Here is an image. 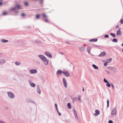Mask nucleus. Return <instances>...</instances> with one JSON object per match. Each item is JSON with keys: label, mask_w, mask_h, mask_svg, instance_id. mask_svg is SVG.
<instances>
[{"label": "nucleus", "mask_w": 123, "mask_h": 123, "mask_svg": "<svg viewBox=\"0 0 123 123\" xmlns=\"http://www.w3.org/2000/svg\"><path fill=\"white\" fill-rule=\"evenodd\" d=\"M6 109H7V110H8V107H6Z\"/></svg>", "instance_id": "obj_64"}, {"label": "nucleus", "mask_w": 123, "mask_h": 123, "mask_svg": "<svg viewBox=\"0 0 123 123\" xmlns=\"http://www.w3.org/2000/svg\"><path fill=\"white\" fill-rule=\"evenodd\" d=\"M104 81L106 83L109 82L105 78L104 79Z\"/></svg>", "instance_id": "obj_32"}, {"label": "nucleus", "mask_w": 123, "mask_h": 123, "mask_svg": "<svg viewBox=\"0 0 123 123\" xmlns=\"http://www.w3.org/2000/svg\"><path fill=\"white\" fill-rule=\"evenodd\" d=\"M114 72L115 73H116L117 72V71L116 69L114 71Z\"/></svg>", "instance_id": "obj_57"}, {"label": "nucleus", "mask_w": 123, "mask_h": 123, "mask_svg": "<svg viewBox=\"0 0 123 123\" xmlns=\"http://www.w3.org/2000/svg\"><path fill=\"white\" fill-rule=\"evenodd\" d=\"M106 53L105 51H103L101 53L99 56L100 57H102L106 55Z\"/></svg>", "instance_id": "obj_11"}, {"label": "nucleus", "mask_w": 123, "mask_h": 123, "mask_svg": "<svg viewBox=\"0 0 123 123\" xmlns=\"http://www.w3.org/2000/svg\"><path fill=\"white\" fill-rule=\"evenodd\" d=\"M7 93L8 94V97L10 98H13L15 97L14 94L12 92H7Z\"/></svg>", "instance_id": "obj_1"}, {"label": "nucleus", "mask_w": 123, "mask_h": 123, "mask_svg": "<svg viewBox=\"0 0 123 123\" xmlns=\"http://www.w3.org/2000/svg\"><path fill=\"white\" fill-rule=\"evenodd\" d=\"M64 70H63V71L60 70H58L56 72V74L57 76L58 75H60L62 73L63 74V71H64Z\"/></svg>", "instance_id": "obj_7"}, {"label": "nucleus", "mask_w": 123, "mask_h": 123, "mask_svg": "<svg viewBox=\"0 0 123 123\" xmlns=\"http://www.w3.org/2000/svg\"><path fill=\"white\" fill-rule=\"evenodd\" d=\"M95 113L94 114V115L95 116H98L99 114L100 111L98 110H96L95 111Z\"/></svg>", "instance_id": "obj_14"}, {"label": "nucleus", "mask_w": 123, "mask_h": 123, "mask_svg": "<svg viewBox=\"0 0 123 123\" xmlns=\"http://www.w3.org/2000/svg\"><path fill=\"white\" fill-rule=\"evenodd\" d=\"M55 108H57V105L56 103H55Z\"/></svg>", "instance_id": "obj_50"}, {"label": "nucleus", "mask_w": 123, "mask_h": 123, "mask_svg": "<svg viewBox=\"0 0 123 123\" xmlns=\"http://www.w3.org/2000/svg\"><path fill=\"white\" fill-rule=\"evenodd\" d=\"M104 37L105 38H108L109 37V35L107 34H106L104 36Z\"/></svg>", "instance_id": "obj_36"}, {"label": "nucleus", "mask_w": 123, "mask_h": 123, "mask_svg": "<svg viewBox=\"0 0 123 123\" xmlns=\"http://www.w3.org/2000/svg\"><path fill=\"white\" fill-rule=\"evenodd\" d=\"M63 82L65 87V88H67V84L65 79L64 77L63 78Z\"/></svg>", "instance_id": "obj_4"}, {"label": "nucleus", "mask_w": 123, "mask_h": 123, "mask_svg": "<svg viewBox=\"0 0 123 123\" xmlns=\"http://www.w3.org/2000/svg\"><path fill=\"white\" fill-rule=\"evenodd\" d=\"M43 0H41L40 2V3L41 5H42L43 4Z\"/></svg>", "instance_id": "obj_51"}, {"label": "nucleus", "mask_w": 123, "mask_h": 123, "mask_svg": "<svg viewBox=\"0 0 123 123\" xmlns=\"http://www.w3.org/2000/svg\"><path fill=\"white\" fill-rule=\"evenodd\" d=\"M56 110L57 111H58V108H56Z\"/></svg>", "instance_id": "obj_62"}, {"label": "nucleus", "mask_w": 123, "mask_h": 123, "mask_svg": "<svg viewBox=\"0 0 123 123\" xmlns=\"http://www.w3.org/2000/svg\"><path fill=\"white\" fill-rule=\"evenodd\" d=\"M110 35L113 37H115L116 35L114 33H110Z\"/></svg>", "instance_id": "obj_24"}, {"label": "nucleus", "mask_w": 123, "mask_h": 123, "mask_svg": "<svg viewBox=\"0 0 123 123\" xmlns=\"http://www.w3.org/2000/svg\"><path fill=\"white\" fill-rule=\"evenodd\" d=\"M57 113H58V115L60 116H61V113H60L59 111H57Z\"/></svg>", "instance_id": "obj_44"}, {"label": "nucleus", "mask_w": 123, "mask_h": 123, "mask_svg": "<svg viewBox=\"0 0 123 123\" xmlns=\"http://www.w3.org/2000/svg\"><path fill=\"white\" fill-rule=\"evenodd\" d=\"M30 72L31 73H36L37 72V70L36 69H31L30 70Z\"/></svg>", "instance_id": "obj_10"}, {"label": "nucleus", "mask_w": 123, "mask_h": 123, "mask_svg": "<svg viewBox=\"0 0 123 123\" xmlns=\"http://www.w3.org/2000/svg\"><path fill=\"white\" fill-rule=\"evenodd\" d=\"M105 71L107 73L109 74H110V73L109 71H107L106 70H105Z\"/></svg>", "instance_id": "obj_48"}, {"label": "nucleus", "mask_w": 123, "mask_h": 123, "mask_svg": "<svg viewBox=\"0 0 123 123\" xmlns=\"http://www.w3.org/2000/svg\"><path fill=\"white\" fill-rule=\"evenodd\" d=\"M111 85L112 87L113 90H114V87L113 84L112 83H111Z\"/></svg>", "instance_id": "obj_37"}, {"label": "nucleus", "mask_w": 123, "mask_h": 123, "mask_svg": "<svg viewBox=\"0 0 123 123\" xmlns=\"http://www.w3.org/2000/svg\"><path fill=\"white\" fill-rule=\"evenodd\" d=\"M16 9H17L18 10L21 9H22L21 6L19 5H17L15 6Z\"/></svg>", "instance_id": "obj_12"}, {"label": "nucleus", "mask_w": 123, "mask_h": 123, "mask_svg": "<svg viewBox=\"0 0 123 123\" xmlns=\"http://www.w3.org/2000/svg\"><path fill=\"white\" fill-rule=\"evenodd\" d=\"M45 54L48 57L50 58L52 57V55L51 54L47 51H46L44 52Z\"/></svg>", "instance_id": "obj_5"}, {"label": "nucleus", "mask_w": 123, "mask_h": 123, "mask_svg": "<svg viewBox=\"0 0 123 123\" xmlns=\"http://www.w3.org/2000/svg\"><path fill=\"white\" fill-rule=\"evenodd\" d=\"M44 62V64L46 65L48 64L49 63V60H47L46 57L44 56L41 59Z\"/></svg>", "instance_id": "obj_2"}, {"label": "nucleus", "mask_w": 123, "mask_h": 123, "mask_svg": "<svg viewBox=\"0 0 123 123\" xmlns=\"http://www.w3.org/2000/svg\"><path fill=\"white\" fill-rule=\"evenodd\" d=\"M43 20H44V21H45V22H49V21H48V20L47 19H44Z\"/></svg>", "instance_id": "obj_49"}, {"label": "nucleus", "mask_w": 123, "mask_h": 123, "mask_svg": "<svg viewBox=\"0 0 123 123\" xmlns=\"http://www.w3.org/2000/svg\"><path fill=\"white\" fill-rule=\"evenodd\" d=\"M74 115L75 116V117L76 118V119H78V116L77 115V113H76V114H74Z\"/></svg>", "instance_id": "obj_33"}, {"label": "nucleus", "mask_w": 123, "mask_h": 123, "mask_svg": "<svg viewBox=\"0 0 123 123\" xmlns=\"http://www.w3.org/2000/svg\"><path fill=\"white\" fill-rule=\"evenodd\" d=\"M120 21L121 24H123V18L121 19L120 20Z\"/></svg>", "instance_id": "obj_42"}, {"label": "nucleus", "mask_w": 123, "mask_h": 123, "mask_svg": "<svg viewBox=\"0 0 123 123\" xmlns=\"http://www.w3.org/2000/svg\"><path fill=\"white\" fill-rule=\"evenodd\" d=\"M41 42L40 41H36V43L37 44H38Z\"/></svg>", "instance_id": "obj_41"}, {"label": "nucleus", "mask_w": 123, "mask_h": 123, "mask_svg": "<svg viewBox=\"0 0 123 123\" xmlns=\"http://www.w3.org/2000/svg\"><path fill=\"white\" fill-rule=\"evenodd\" d=\"M78 98L79 100H80V96H78Z\"/></svg>", "instance_id": "obj_54"}, {"label": "nucleus", "mask_w": 123, "mask_h": 123, "mask_svg": "<svg viewBox=\"0 0 123 123\" xmlns=\"http://www.w3.org/2000/svg\"><path fill=\"white\" fill-rule=\"evenodd\" d=\"M117 112V108L116 107H114L112 109L111 113V115L113 116L116 115Z\"/></svg>", "instance_id": "obj_3"}, {"label": "nucleus", "mask_w": 123, "mask_h": 123, "mask_svg": "<svg viewBox=\"0 0 123 123\" xmlns=\"http://www.w3.org/2000/svg\"><path fill=\"white\" fill-rule=\"evenodd\" d=\"M40 15L39 14H37L36 16V18L37 19L39 18Z\"/></svg>", "instance_id": "obj_38"}, {"label": "nucleus", "mask_w": 123, "mask_h": 123, "mask_svg": "<svg viewBox=\"0 0 123 123\" xmlns=\"http://www.w3.org/2000/svg\"><path fill=\"white\" fill-rule=\"evenodd\" d=\"M112 70H113V69H114L115 70L116 69V68H115L112 67Z\"/></svg>", "instance_id": "obj_58"}, {"label": "nucleus", "mask_w": 123, "mask_h": 123, "mask_svg": "<svg viewBox=\"0 0 123 123\" xmlns=\"http://www.w3.org/2000/svg\"><path fill=\"white\" fill-rule=\"evenodd\" d=\"M2 4V2L1 1H0V6H1Z\"/></svg>", "instance_id": "obj_56"}, {"label": "nucleus", "mask_w": 123, "mask_h": 123, "mask_svg": "<svg viewBox=\"0 0 123 123\" xmlns=\"http://www.w3.org/2000/svg\"><path fill=\"white\" fill-rule=\"evenodd\" d=\"M98 40V39L97 38H95L91 39L89 40V41L90 42L93 41L94 42H97Z\"/></svg>", "instance_id": "obj_18"}, {"label": "nucleus", "mask_w": 123, "mask_h": 123, "mask_svg": "<svg viewBox=\"0 0 123 123\" xmlns=\"http://www.w3.org/2000/svg\"><path fill=\"white\" fill-rule=\"evenodd\" d=\"M21 64V63L19 62H15V64L17 66H19V65Z\"/></svg>", "instance_id": "obj_28"}, {"label": "nucleus", "mask_w": 123, "mask_h": 123, "mask_svg": "<svg viewBox=\"0 0 123 123\" xmlns=\"http://www.w3.org/2000/svg\"><path fill=\"white\" fill-rule=\"evenodd\" d=\"M106 86L107 87H110L111 86V85L110 84L109 82H108L107 83V84H106Z\"/></svg>", "instance_id": "obj_25"}, {"label": "nucleus", "mask_w": 123, "mask_h": 123, "mask_svg": "<svg viewBox=\"0 0 123 123\" xmlns=\"http://www.w3.org/2000/svg\"><path fill=\"white\" fill-rule=\"evenodd\" d=\"M108 123H113V122L111 120H110L109 121Z\"/></svg>", "instance_id": "obj_45"}, {"label": "nucleus", "mask_w": 123, "mask_h": 123, "mask_svg": "<svg viewBox=\"0 0 123 123\" xmlns=\"http://www.w3.org/2000/svg\"><path fill=\"white\" fill-rule=\"evenodd\" d=\"M37 92L39 94H40L41 93V90L39 86L38 85L37 86Z\"/></svg>", "instance_id": "obj_8"}, {"label": "nucleus", "mask_w": 123, "mask_h": 123, "mask_svg": "<svg viewBox=\"0 0 123 123\" xmlns=\"http://www.w3.org/2000/svg\"><path fill=\"white\" fill-rule=\"evenodd\" d=\"M73 111L74 114H76L77 113L76 111L74 108H73Z\"/></svg>", "instance_id": "obj_35"}, {"label": "nucleus", "mask_w": 123, "mask_h": 123, "mask_svg": "<svg viewBox=\"0 0 123 123\" xmlns=\"http://www.w3.org/2000/svg\"><path fill=\"white\" fill-rule=\"evenodd\" d=\"M15 7L14 6V7H12V8H11L10 9V11H15V10L16 9Z\"/></svg>", "instance_id": "obj_30"}, {"label": "nucleus", "mask_w": 123, "mask_h": 123, "mask_svg": "<svg viewBox=\"0 0 123 123\" xmlns=\"http://www.w3.org/2000/svg\"><path fill=\"white\" fill-rule=\"evenodd\" d=\"M67 106L69 109H71V106L70 103H68V104Z\"/></svg>", "instance_id": "obj_23"}, {"label": "nucleus", "mask_w": 123, "mask_h": 123, "mask_svg": "<svg viewBox=\"0 0 123 123\" xmlns=\"http://www.w3.org/2000/svg\"><path fill=\"white\" fill-rule=\"evenodd\" d=\"M60 53L61 54H62V55H63V53L62 52H60Z\"/></svg>", "instance_id": "obj_63"}, {"label": "nucleus", "mask_w": 123, "mask_h": 123, "mask_svg": "<svg viewBox=\"0 0 123 123\" xmlns=\"http://www.w3.org/2000/svg\"><path fill=\"white\" fill-rule=\"evenodd\" d=\"M1 41L3 43L7 42H8V40L5 39H2L1 40Z\"/></svg>", "instance_id": "obj_20"}, {"label": "nucleus", "mask_w": 123, "mask_h": 123, "mask_svg": "<svg viewBox=\"0 0 123 123\" xmlns=\"http://www.w3.org/2000/svg\"><path fill=\"white\" fill-rule=\"evenodd\" d=\"M92 66L95 69H98V67L94 64H93Z\"/></svg>", "instance_id": "obj_19"}, {"label": "nucleus", "mask_w": 123, "mask_h": 123, "mask_svg": "<svg viewBox=\"0 0 123 123\" xmlns=\"http://www.w3.org/2000/svg\"><path fill=\"white\" fill-rule=\"evenodd\" d=\"M112 41L113 42L117 43V40L116 38H113V39Z\"/></svg>", "instance_id": "obj_22"}, {"label": "nucleus", "mask_w": 123, "mask_h": 123, "mask_svg": "<svg viewBox=\"0 0 123 123\" xmlns=\"http://www.w3.org/2000/svg\"><path fill=\"white\" fill-rule=\"evenodd\" d=\"M8 3V2L7 1H4V4L5 5L7 4Z\"/></svg>", "instance_id": "obj_46"}, {"label": "nucleus", "mask_w": 123, "mask_h": 123, "mask_svg": "<svg viewBox=\"0 0 123 123\" xmlns=\"http://www.w3.org/2000/svg\"><path fill=\"white\" fill-rule=\"evenodd\" d=\"M121 29V28H120L119 30H118L117 32V35H119L120 36L121 34H122V32L121 31H120V30Z\"/></svg>", "instance_id": "obj_13"}, {"label": "nucleus", "mask_w": 123, "mask_h": 123, "mask_svg": "<svg viewBox=\"0 0 123 123\" xmlns=\"http://www.w3.org/2000/svg\"><path fill=\"white\" fill-rule=\"evenodd\" d=\"M119 27V25H117L116 26L115 28H118Z\"/></svg>", "instance_id": "obj_55"}, {"label": "nucleus", "mask_w": 123, "mask_h": 123, "mask_svg": "<svg viewBox=\"0 0 123 123\" xmlns=\"http://www.w3.org/2000/svg\"><path fill=\"white\" fill-rule=\"evenodd\" d=\"M79 49L82 51H85V48L83 46H81L79 48Z\"/></svg>", "instance_id": "obj_16"}, {"label": "nucleus", "mask_w": 123, "mask_h": 123, "mask_svg": "<svg viewBox=\"0 0 123 123\" xmlns=\"http://www.w3.org/2000/svg\"><path fill=\"white\" fill-rule=\"evenodd\" d=\"M5 62V60L4 59L0 60V65H2L4 64Z\"/></svg>", "instance_id": "obj_15"}, {"label": "nucleus", "mask_w": 123, "mask_h": 123, "mask_svg": "<svg viewBox=\"0 0 123 123\" xmlns=\"http://www.w3.org/2000/svg\"><path fill=\"white\" fill-rule=\"evenodd\" d=\"M112 60V59L111 58H110L108 59L107 60L106 62L108 63H110Z\"/></svg>", "instance_id": "obj_21"}, {"label": "nucleus", "mask_w": 123, "mask_h": 123, "mask_svg": "<svg viewBox=\"0 0 123 123\" xmlns=\"http://www.w3.org/2000/svg\"><path fill=\"white\" fill-rule=\"evenodd\" d=\"M82 91H84V87H83Z\"/></svg>", "instance_id": "obj_59"}, {"label": "nucleus", "mask_w": 123, "mask_h": 123, "mask_svg": "<svg viewBox=\"0 0 123 123\" xmlns=\"http://www.w3.org/2000/svg\"><path fill=\"white\" fill-rule=\"evenodd\" d=\"M92 47L94 48H97L99 47V46L96 45L95 44H93L92 45Z\"/></svg>", "instance_id": "obj_27"}, {"label": "nucleus", "mask_w": 123, "mask_h": 123, "mask_svg": "<svg viewBox=\"0 0 123 123\" xmlns=\"http://www.w3.org/2000/svg\"><path fill=\"white\" fill-rule=\"evenodd\" d=\"M21 16H22L24 17L25 16V14L24 13H22L21 14Z\"/></svg>", "instance_id": "obj_52"}, {"label": "nucleus", "mask_w": 123, "mask_h": 123, "mask_svg": "<svg viewBox=\"0 0 123 123\" xmlns=\"http://www.w3.org/2000/svg\"><path fill=\"white\" fill-rule=\"evenodd\" d=\"M87 51L88 52L89 54H90V52L91 51V47L90 46H89L87 47L86 48Z\"/></svg>", "instance_id": "obj_17"}, {"label": "nucleus", "mask_w": 123, "mask_h": 123, "mask_svg": "<svg viewBox=\"0 0 123 123\" xmlns=\"http://www.w3.org/2000/svg\"><path fill=\"white\" fill-rule=\"evenodd\" d=\"M107 68L110 70H112V67H107Z\"/></svg>", "instance_id": "obj_40"}, {"label": "nucleus", "mask_w": 123, "mask_h": 123, "mask_svg": "<svg viewBox=\"0 0 123 123\" xmlns=\"http://www.w3.org/2000/svg\"><path fill=\"white\" fill-rule=\"evenodd\" d=\"M63 71V74L64 75L67 77H68L70 76V75L69 74L68 72L67 71Z\"/></svg>", "instance_id": "obj_6"}, {"label": "nucleus", "mask_w": 123, "mask_h": 123, "mask_svg": "<svg viewBox=\"0 0 123 123\" xmlns=\"http://www.w3.org/2000/svg\"><path fill=\"white\" fill-rule=\"evenodd\" d=\"M43 17H45L46 18H47V16L45 14H43Z\"/></svg>", "instance_id": "obj_34"}, {"label": "nucleus", "mask_w": 123, "mask_h": 123, "mask_svg": "<svg viewBox=\"0 0 123 123\" xmlns=\"http://www.w3.org/2000/svg\"><path fill=\"white\" fill-rule=\"evenodd\" d=\"M0 123H5V122L3 121L0 120Z\"/></svg>", "instance_id": "obj_53"}, {"label": "nucleus", "mask_w": 123, "mask_h": 123, "mask_svg": "<svg viewBox=\"0 0 123 123\" xmlns=\"http://www.w3.org/2000/svg\"><path fill=\"white\" fill-rule=\"evenodd\" d=\"M27 28H31V27L30 26H28L26 27Z\"/></svg>", "instance_id": "obj_60"}, {"label": "nucleus", "mask_w": 123, "mask_h": 123, "mask_svg": "<svg viewBox=\"0 0 123 123\" xmlns=\"http://www.w3.org/2000/svg\"><path fill=\"white\" fill-rule=\"evenodd\" d=\"M31 102L32 103L35 104V102L34 101H31Z\"/></svg>", "instance_id": "obj_61"}, {"label": "nucleus", "mask_w": 123, "mask_h": 123, "mask_svg": "<svg viewBox=\"0 0 123 123\" xmlns=\"http://www.w3.org/2000/svg\"><path fill=\"white\" fill-rule=\"evenodd\" d=\"M107 108H108L109 106V99H107Z\"/></svg>", "instance_id": "obj_26"}, {"label": "nucleus", "mask_w": 123, "mask_h": 123, "mask_svg": "<svg viewBox=\"0 0 123 123\" xmlns=\"http://www.w3.org/2000/svg\"><path fill=\"white\" fill-rule=\"evenodd\" d=\"M108 63L106 62L104 64V66H107V63Z\"/></svg>", "instance_id": "obj_43"}, {"label": "nucleus", "mask_w": 123, "mask_h": 123, "mask_svg": "<svg viewBox=\"0 0 123 123\" xmlns=\"http://www.w3.org/2000/svg\"><path fill=\"white\" fill-rule=\"evenodd\" d=\"M65 42L67 43L68 44H72V43H69L68 41H66Z\"/></svg>", "instance_id": "obj_47"}, {"label": "nucleus", "mask_w": 123, "mask_h": 123, "mask_svg": "<svg viewBox=\"0 0 123 123\" xmlns=\"http://www.w3.org/2000/svg\"><path fill=\"white\" fill-rule=\"evenodd\" d=\"M44 56L42 55H38V57L41 59Z\"/></svg>", "instance_id": "obj_29"}, {"label": "nucleus", "mask_w": 123, "mask_h": 123, "mask_svg": "<svg viewBox=\"0 0 123 123\" xmlns=\"http://www.w3.org/2000/svg\"><path fill=\"white\" fill-rule=\"evenodd\" d=\"M28 82L30 84V85L32 87H34L36 85L35 84L33 83L32 82L31 80H28Z\"/></svg>", "instance_id": "obj_9"}, {"label": "nucleus", "mask_w": 123, "mask_h": 123, "mask_svg": "<svg viewBox=\"0 0 123 123\" xmlns=\"http://www.w3.org/2000/svg\"><path fill=\"white\" fill-rule=\"evenodd\" d=\"M7 13L6 12H3L2 14V16H5L7 14Z\"/></svg>", "instance_id": "obj_31"}, {"label": "nucleus", "mask_w": 123, "mask_h": 123, "mask_svg": "<svg viewBox=\"0 0 123 123\" xmlns=\"http://www.w3.org/2000/svg\"><path fill=\"white\" fill-rule=\"evenodd\" d=\"M24 4L26 6H28L29 5L28 3L27 2H25V3Z\"/></svg>", "instance_id": "obj_39"}]
</instances>
